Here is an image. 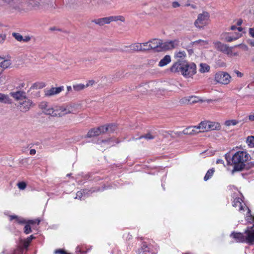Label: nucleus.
Returning <instances> with one entry per match:
<instances>
[{"label":"nucleus","mask_w":254,"mask_h":254,"mask_svg":"<svg viewBox=\"0 0 254 254\" xmlns=\"http://www.w3.org/2000/svg\"><path fill=\"white\" fill-rule=\"evenodd\" d=\"M249 159V154L245 151H238L232 157V164L234 165L232 173L242 171L247 165L245 163Z\"/></svg>","instance_id":"f257e3e1"},{"label":"nucleus","mask_w":254,"mask_h":254,"mask_svg":"<svg viewBox=\"0 0 254 254\" xmlns=\"http://www.w3.org/2000/svg\"><path fill=\"white\" fill-rule=\"evenodd\" d=\"M209 17V13L206 11H203L202 13L199 14L197 19L194 22V25L199 29L203 28L207 25Z\"/></svg>","instance_id":"f03ea898"},{"label":"nucleus","mask_w":254,"mask_h":254,"mask_svg":"<svg viewBox=\"0 0 254 254\" xmlns=\"http://www.w3.org/2000/svg\"><path fill=\"white\" fill-rule=\"evenodd\" d=\"M231 77L230 74L225 71H219L215 73L214 80L219 83L228 84L231 81Z\"/></svg>","instance_id":"7ed1b4c3"},{"label":"nucleus","mask_w":254,"mask_h":254,"mask_svg":"<svg viewBox=\"0 0 254 254\" xmlns=\"http://www.w3.org/2000/svg\"><path fill=\"white\" fill-rule=\"evenodd\" d=\"M196 72V66L195 64L191 63L189 64L187 62L186 64V67H185L184 72H183V75L186 77H190Z\"/></svg>","instance_id":"20e7f679"},{"label":"nucleus","mask_w":254,"mask_h":254,"mask_svg":"<svg viewBox=\"0 0 254 254\" xmlns=\"http://www.w3.org/2000/svg\"><path fill=\"white\" fill-rule=\"evenodd\" d=\"M186 61L178 60L172 65L170 70L173 73H179L181 72V74L183 75V72H184L185 67H186Z\"/></svg>","instance_id":"39448f33"},{"label":"nucleus","mask_w":254,"mask_h":254,"mask_svg":"<svg viewBox=\"0 0 254 254\" xmlns=\"http://www.w3.org/2000/svg\"><path fill=\"white\" fill-rule=\"evenodd\" d=\"M179 44V40L178 39L166 41L164 43L162 42L161 41V48L160 50L161 51L163 50H171L178 46Z\"/></svg>","instance_id":"423d86ee"},{"label":"nucleus","mask_w":254,"mask_h":254,"mask_svg":"<svg viewBox=\"0 0 254 254\" xmlns=\"http://www.w3.org/2000/svg\"><path fill=\"white\" fill-rule=\"evenodd\" d=\"M34 104H33L32 100L28 99L27 97L24 99V100L23 102H20L18 105V107L21 112L25 113L29 111L31 107L33 106Z\"/></svg>","instance_id":"0eeeda50"},{"label":"nucleus","mask_w":254,"mask_h":254,"mask_svg":"<svg viewBox=\"0 0 254 254\" xmlns=\"http://www.w3.org/2000/svg\"><path fill=\"white\" fill-rule=\"evenodd\" d=\"M41 3V0H26L25 1V4L30 10L40 9L42 6Z\"/></svg>","instance_id":"6e6552de"},{"label":"nucleus","mask_w":254,"mask_h":254,"mask_svg":"<svg viewBox=\"0 0 254 254\" xmlns=\"http://www.w3.org/2000/svg\"><path fill=\"white\" fill-rule=\"evenodd\" d=\"M245 242L250 244H254V229L253 227H248L245 231Z\"/></svg>","instance_id":"1a4fd4ad"},{"label":"nucleus","mask_w":254,"mask_h":254,"mask_svg":"<svg viewBox=\"0 0 254 254\" xmlns=\"http://www.w3.org/2000/svg\"><path fill=\"white\" fill-rule=\"evenodd\" d=\"M64 90V87L61 86L58 87H52L49 89L44 91V95L46 97H51L57 95Z\"/></svg>","instance_id":"9d476101"},{"label":"nucleus","mask_w":254,"mask_h":254,"mask_svg":"<svg viewBox=\"0 0 254 254\" xmlns=\"http://www.w3.org/2000/svg\"><path fill=\"white\" fill-rule=\"evenodd\" d=\"M55 113L56 114V116L62 117L67 114L71 113L70 108L68 106H58L56 107L54 109Z\"/></svg>","instance_id":"9b49d317"},{"label":"nucleus","mask_w":254,"mask_h":254,"mask_svg":"<svg viewBox=\"0 0 254 254\" xmlns=\"http://www.w3.org/2000/svg\"><path fill=\"white\" fill-rule=\"evenodd\" d=\"M40 108L46 114L56 117V114L55 113L54 109L50 107L47 102H42L40 105Z\"/></svg>","instance_id":"f8f14e48"},{"label":"nucleus","mask_w":254,"mask_h":254,"mask_svg":"<svg viewBox=\"0 0 254 254\" xmlns=\"http://www.w3.org/2000/svg\"><path fill=\"white\" fill-rule=\"evenodd\" d=\"M215 45L218 51L225 53L227 55L231 54L232 52V49L230 47L220 42H216Z\"/></svg>","instance_id":"ddd939ff"},{"label":"nucleus","mask_w":254,"mask_h":254,"mask_svg":"<svg viewBox=\"0 0 254 254\" xmlns=\"http://www.w3.org/2000/svg\"><path fill=\"white\" fill-rule=\"evenodd\" d=\"M137 254H155V253L152 252L150 246L147 245L146 242H143L140 248L138 249L137 251Z\"/></svg>","instance_id":"4468645a"},{"label":"nucleus","mask_w":254,"mask_h":254,"mask_svg":"<svg viewBox=\"0 0 254 254\" xmlns=\"http://www.w3.org/2000/svg\"><path fill=\"white\" fill-rule=\"evenodd\" d=\"M230 236L234 238L237 242H245V234L244 233L233 232L230 234Z\"/></svg>","instance_id":"2eb2a0df"},{"label":"nucleus","mask_w":254,"mask_h":254,"mask_svg":"<svg viewBox=\"0 0 254 254\" xmlns=\"http://www.w3.org/2000/svg\"><path fill=\"white\" fill-rule=\"evenodd\" d=\"M194 128L197 130V133L208 131L207 121L201 122L198 126H194Z\"/></svg>","instance_id":"dca6fc26"},{"label":"nucleus","mask_w":254,"mask_h":254,"mask_svg":"<svg viewBox=\"0 0 254 254\" xmlns=\"http://www.w3.org/2000/svg\"><path fill=\"white\" fill-rule=\"evenodd\" d=\"M10 95L16 100H22L26 98V93L23 91H18L14 92H11Z\"/></svg>","instance_id":"f3484780"},{"label":"nucleus","mask_w":254,"mask_h":254,"mask_svg":"<svg viewBox=\"0 0 254 254\" xmlns=\"http://www.w3.org/2000/svg\"><path fill=\"white\" fill-rule=\"evenodd\" d=\"M208 131L209 130H219L221 129V125L219 123L217 122H212L207 121Z\"/></svg>","instance_id":"a211bd4d"},{"label":"nucleus","mask_w":254,"mask_h":254,"mask_svg":"<svg viewBox=\"0 0 254 254\" xmlns=\"http://www.w3.org/2000/svg\"><path fill=\"white\" fill-rule=\"evenodd\" d=\"M92 22L100 26H103L105 24H109L108 17L94 19L92 20Z\"/></svg>","instance_id":"6ab92c4d"},{"label":"nucleus","mask_w":254,"mask_h":254,"mask_svg":"<svg viewBox=\"0 0 254 254\" xmlns=\"http://www.w3.org/2000/svg\"><path fill=\"white\" fill-rule=\"evenodd\" d=\"M129 48L130 49V50L132 51V52H134V51H136V52H138V51H143V47H142V44H141V43H134V44H131L130 46H129Z\"/></svg>","instance_id":"aec40b11"},{"label":"nucleus","mask_w":254,"mask_h":254,"mask_svg":"<svg viewBox=\"0 0 254 254\" xmlns=\"http://www.w3.org/2000/svg\"><path fill=\"white\" fill-rule=\"evenodd\" d=\"M149 44L151 45L157 46L154 49L152 50H155L156 51H160V49L161 48V40L157 39H153L149 41Z\"/></svg>","instance_id":"412c9836"},{"label":"nucleus","mask_w":254,"mask_h":254,"mask_svg":"<svg viewBox=\"0 0 254 254\" xmlns=\"http://www.w3.org/2000/svg\"><path fill=\"white\" fill-rule=\"evenodd\" d=\"M0 103L4 104H11V99L8 95L0 93Z\"/></svg>","instance_id":"4be33fe9"},{"label":"nucleus","mask_w":254,"mask_h":254,"mask_svg":"<svg viewBox=\"0 0 254 254\" xmlns=\"http://www.w3.org/2000/svg\"><path fill=\"white\" fill-rule=\"evenodd\" d=\"M185 100L186 101V102H188V103L190 104H194L197 103L199 101L201 102H202V100L199 99L198 97L195 96H191L186 98H185Z\"/></svg>","instance_id":"5701e85b"},{"label":"nucleus","mask_w":254,"mask_h":254,"mask_svg":"<svg viewBox=\"0 0 254 254\" xmlns=\"http://www.w3.org/2000/svg\"><path fill=\"white\" fill-rule=\"evenodd\" d=\"M105 133L109 132L110 133L113 132L116 130L117 127L115 124H109L107 126H103Z\"/></svg>","instance_id":"b1692460"},{"label":"nucleus","mask_w":254,"mask_h":254,"mask_svg":"<svg viewBox=\"0 0 254 254\" xmlns=\"http://www.w3.org/2000/svg\"><path fill=\"white\" fill-rule=\"evenodd\" d=\"M109 23H110L112 21H121L122 22H125V18L122 15H116L111 16L108 17Z\"/></svg>","instance_id":"393cba45"},{"label":"nucleus","mask_w":254,"mask_h":254,"mask_svg":"<svg viewBox=\"0 0 254 254\" xmlns=\"http://www.w3.org/2000/svg\"><path fill=\"white\" fill-rule=\"evenodd\" d=\"M171 57L169 55H166L159 63V66H163L167 65L171 62Z\"/></svg>","instance_id":"a878e982"},{"label":"nucleus","mask_w":254,"mask_h":254,"mask_svg":"<svg viewBox=\"0 0 254 254\" xmlns=\"http://www.w3.org/2000/svg\"><path fill=\"white\" fill-rule=\"evenodd\" d=\"M241 200L242 201V199L239 197L235 198L233 201V206L234 207H239V211L244 210L242 202H241Z\"/></svg>","instance_id":"bb28decb"},{"label":"nucleus","mask_w":254,"mask_h":254,"mask_svg":"<svg viewBox=\"0 0 254 254\" xmlns=\"http://www.w3.org/2000/svg\"><path fill=\"white\" fill-rule=\"evenodd\" d=\"M196 131L197 130L194 128V127H190L185 129L183 133L184 134H194L197 133Z\"/></svg>","instance_id":"cd10ccee"},{"label":"nucleus","mask_w":254,"mask_h":254,"mask_svg":"<svg viewBox=\"0 0 254 254\" xmlns=\"http://www.w3.org/2000/svg\"><path fill=\"white\" fill-rule=\"evenodd\" d=\"M11 63L10 60H3L0 63V70H2V72L4 69L8 67Z\"/></svg>","instance_id":"c85d7f7f"},{"label":"nucleus","mask_w":254,"mask_h":254,"mask_svg":"<svg viewBox=\"0 0 254 254\" xmlns=\"http://www.w3.org/2000/svg\"><path fill=\"white\" fill-rule=\"evenodd\" d=\"M210 70V66L205 63H201L200 64V68L199 71L201 73L208 72Z\"/></svg>","instance_id":"c756f323"},{"label":"nucleus","mask_w":254,"mask_h":254,"mask_svg":"<svg viewBox=\"0 0 254 254\" xmlns=\"http://www.w3.org/2000/svg\"><path fill=\"white\" fill-rule=\"evenodd\" d=\"M142 47H143V51H149L156 48L157 46L151 45L149 44V41L145 43H141Z\"/></svg>","instance_id":"7c9ffc66"},{"label":"nucleus","mask_w":254,"mask_h":254,"mask_svg":"<svg viewBox=\"0 0 254 254\" xmlns=\"http://www.w3.org/2000/svg\"><path fill=\"white\" fill-rule=\"evenodd\" d=\"M215 172L214 168H211L209 169L207 172H206L204 177V180L205 181H207L209 179L211 178V177L214 174V173Z\"/></svg>","instance_id":"2f4dec72"},{"label":"nucleus","mask_w":254,"mask_h":254,"mask_svg":"<svg viewBox=\"0 0 254 254\" xmlns=\"http://www.w3.org/2000/svg\"><path fill=\"white\" fill-rule=\"evenodd\" d=\"M95 131V136H98L101 134L105 133L104 130V127L103 126H100L97 128H93Z\"/></svg>","instance_id":"473e14b6"},{"label":"nucleus","mask_w":254,"mask_h":254,"mask_svg":"<svg viewBox=\"0 0 254 254\" xmlns=\"http://www.w3.org/2000/svg\"><path fill=\"white\" fill-rule=\"evenodd\" d=\"M45 86L46 84L44 82H36L31 86L30 89H41Z\"/></svg>","instance_id":"72a5a7b5"},{"label":"nucleus","mask_w":254,"mask_h":254,"mask_svg":"<svg viewBox=\"0 0 254 254\" xmlns=\"http://www.w3.org/2000/svg\"><path fill=\"white\" fill-rule=\"evenodd\" d=\"M239 123V121L236 120H230L226 121L224 123V125L227 127H229L230 126H235Z\"/></svg>","instance_id":"f704fd0d"},{"label":"nucleus","mask_w":254,"mask_h":254,"mask_svg":"<svg viewBox=\"0 0 254 254\" xmlns=\"http://www.w3.org/2000/svg\"><path fill=\"white\" fill-rule=\"evenodd\" d=\"M85 88V85L83 84H78L73 86V90L76 92L83 90Z\"/></svg>","instance_id":"c9c22d12"},{"label":"nucleus","mask_w":254,"mask_h":254,"mask_svg":"<svg viewBox=\"0 0 254 254\" xmlns=\"http://www.w3.org/2000/svg\"><path fill=\"white\" fill-rule=\"evenodd\" d=\"M141 138H145L146 139H153L154 138V136L152 135L150 133H148L144 135L140 136L138 138H136V139H140Z\"/></svg>","instance_id":"e433bc0d"},{"label":"nucleus","mask_w":254,"mask_h":254,"mask_svg":"<svg viewBox=\"0 0 254 254\" xmlns=\"http://www.w3.org/2000/svg\"><path fill=\"white\" fill-rule=\"evenodd\" d=\"M12 36L18 41L21 42L23 40V36L18 33H12Z\"/></svg>","instance_id":"4c0bfd02"},{"label":"nucleus","mask_w":254,"mask_h":254,"mask_svg":"<svg viewBox=\"0 0 254 254\" xmlns=\"http://www.w3.org/2000/svg\"><path fill=\"white\" fill-rule=\"evenodd\" d=\"M247 142L249 146L254 147V136H248L247 138Z\"/></svg>","instance_id":"58836bf2"},{"label":"nucleus","mask_w":254,"mask_h":254,"mask_svg":"<svg viewBox=\"0 0 254 254\" xmlns=\"http://www.w3.org/2000/svg\"><path fill=\"white\" fill-rule=\"evenodd\" d=\"M232 157L230 154V153H227L225 155V158L226 160L228 165H233L232 164Z\"/></svg>","instance_id":"ea45409f"},{"label":"nucleus","mask_w":254,"mask_h":254,"mask_svg":"<svg viewBox=\"0 0 254 254\" xmlns=\"http://www.w3.org/2000/svg\"><path fill=\"white\" fill-rule=\"evenodd\" d=\"M24 232L26 234H28L32 232L31 227H30V225L27 223L24 227Z\"/></svg>","instance_id":"a19ab883"},{"label":"nucleus","mask_w":254,"mask_h":254,"mask_svg":"<svg viewBox=\"0 0 254 254\" xmlns=\"http://www.w3.org/2000/svg\"><path fill=\"white\" fill-rule=\"evenodd\" d=\"M95 136V131L94 128H91L90 129L86 134V137L88 138L92 137Z\"/></svg>","instance_id":"79ce46f5"},{"label":"nucleus","mask_w":254,"mask_h":254,"mask_svg":"<svg viewBox=\"0 0 254 254\" xmlns=\"http://www.w3.org/2000/svg\"><path fill=\"white\" fill-rule=\"evenodd\" d=\"M200 44L202 45H204L208 44V42L202 40H198L192 42L193 45Z\"/></svg>","instance_id":"37998d69"},{"label":"nucleus","mask_w":254,"mask_h":254,"mask_svg":"<svg viewBox=\"0 0 254 254\" xmlns=\"http://www.w3.org/2000/svg\"><path fill=\"white\" fill-rule=\"evenodd\" d=\"M86 190H83L82 191H77L76 194V197H75V198H77L78 197L79 198H81L82 197L83 194H85L86 192Z\"/></svg>","instance_id":"c03bdc74"},{"label":"nucleus","mask_w":254,"mask_h":254,"mask_svg":"<svg viewBox=\"0 0 254 254\" xmlns=\"http://www.w3.org/2000/svg\"><path fill=\"white\" fill-rule=\"evenodd\" d=\"M40 222V220L39 219H36L35 220H30L27 221V223H28L29 225L31 224H37V225H39Z\"/></svg>","instance_id":"a18cd8bd"},{"label":"nucleus","mask_w":254,"mask_h":254,"mask_svg":"<svg viewBox=\"0 0 254 254\" xmlns=\"http://www.w3.org/2000/svg\"><path fill=\"white\" fill-rule=\"evenodd\" d=\"M11 8L15 10H17L18 12H21L23 9L21 8L19 5L16 4L15 5H10Z\"/></svg>","instance_id":"49530a36"},{"label":"nucleus","mask_w":254,"mask_h":254,"mask_svg":"<svg viewBox=\"0 0 254 254\" xmlns=\"http://www.w3.org/2000/svg\"><path fill=\"white\" fill-rule=\"evenodd\" d=\"M238 37L227 36L225 37V41L227 42H231L237 39Z\"/></svg>","instance_id":"de8ad7c7"},{"label":"nucleus","mask_w":254,"mask_h":254,"mask_svg":"<svg viewBox=\"0 0 254 254\" xmlns=\"http://www.w3.org/2000/svg\"><path fill=\"white\" fill-rule=\"evenodd\" d=\"M17 186L20 190H24L26 187V184L25 182H22L18 183Z\"/></svg>","instance_id":"09e8293b"},{"label":"nucleus","mask_w":254,"mask_h":254,"mask_svg":"<svg viewBox=\"0 0 254 254\" xmlns=\"http://www.w3.org/2000/svg\"><path fill=\"white\" fill-rule=\"evenodd\" d=\"M247 221L248 223H252L254 222V216L250 215L247 216Z\"/></svg>","instance_id":"8fccbe9b"},{"label":"nucleus","mask_w":254,"mask_h":254,"mask_svg":"<svg viewBox=\"0 0 254 254\" xmlns=\"http://www.w3.org/2000/svg\"><path fill=\"white\" fill-rule=\"evenodd\" d=\"M186 56V53L184 51L179 52L176 54V56L180 58L185 57Z\"/></svg>","instance_id":"3c124183"},{"label":"nucleus","mask_w":254,"mask_h":254,"mask_svg":"<svg viewBox=\"0 0 254 254\" xmlns=\"http://www.w3.org/2000/svg\"><path fill=\"white\" fill-rule=\"evenodd\" d=\"M15 220L19 224H24L26 222V221L23 218L19 217L18 216L17 218H16Z\"/></svg>","instance_id":"603ef678"},{"label":"nucleus","mask_w":254,"mask_h":254,"mask_svg":"<svg viewBox=\"0 0 254 254\" xmlns=\"http://www.w3.org/2000/svg\"><path fill=\"white\" fill-rule=\"evenodd\" d=\"M56 254H68L64 250L62 249L57 250L55 252Z\"/></svg>","instance_id":"864d4df0"},{"label":"nucleus","mask_w":254,"mask_h":254,"mask_svg":"<svg viewBox=\"0 0 254 254\" xmlns=\"http://www.w3.org/2000/svg\"><path fill=\"white\" fill-rule=\"evenodd\" d=\"M95 83V81L93 80H89L88 81V82L86 83V85H85V88L86 87H87L89 86H92Z\"/></svg>","instance_id":"5fc2aeb1"},{"label":"nucleus","mask_w":254,"mask_h":254,"mask_svg":"<svg viewBox=\"0 0 254 254\" xmlns=\"http://www.w3.org/2000/svg\"><path fill=\"white\" fill-rule=\"evenodd\" d=\"M246 165L247 166L245 167L246 169H249V168L254 167V162H250Z\"/></svg>","instance_id":"6e6d98bb"},{"label":"nucleus","mask_w":254,"mask_h":254,"mask_svg":"<svg viewBox=\"0 0 254 254\" xmlns=\"http://www.w3.org/2000/svg\"><path fill=\"white\" fill-rule=\"evenodd\" d=\"M234 72L235 73H236L237 74L238 77H242L244 75V74L243 73H242L241 72H240L237 70H235L234 71Z\"/></svg>","instance_id":"4d7b16f0"},{"label":"nucleus","mask_w":254,"mask_h":254,"mask_svg":"<svg viewBox=\"0 0 254 254\" xmlns=\"http://www.w3.org/2000/svg\"><path fill=\"white\" fill-rule=\"evenodd\" d=\"M180 6V3L177 1H175L172 2V7L173 8H177L179 7Z\"/></svg>","instance_id":"13d9d810"},{"label":"nucleus","mask_w":254,"mask_h":254,"mask_svg":"<svg viewBox=\"0 0 254 254\" xmlns=\"http://www.w3.org/2000/svg\"><path fill=\"white\" fill-rule=\"evenodd\" d=\"M31 40V37L29 36H26L24 37H23V40L22 41L27 42Z\"/></svg>","instance_id":"bf43d9fd"},{"label":"nucleus","mask_w":254,"mask_h":254,"mask_svg":"<svg viewBox=\"0 0 254 254\" xmlns=\"http://www.w3.org/2000/svg\"><path fill=\"white\" fill-rule=\"evenodd\" d=\"M249 34L252 37H254V27L249 28Z\"/></svg>","instance_id":"052dcab7"},{"label":"nucleus","mask_w":254,"mask_h":254,"mask_svg":"<svg viewBox=\"0 0 254 254\" xmlns=\"http://www.w3.org/2000/svg\"><path fill=\"white\" fill-rule=\"evenodd\" d=\"M29 245V243L26 240L24 241L23 244V248L27 249Z\"/></svg>","instance_id":"680f3d73"},{"label":"nucleus","mask_w":254,"mask_h":254,"mask_svg":"<svg viewBox=\"0 0 254 254\" xmlns=\"http://www.w3.org/2000/svg\"><path fill=\"white\" fill-rule=\"evenodd\" d=\"M249 120L251 121H254V114L250 115L248 116Z\"/></svg>","instance_id":"e2e57ef3"},{"label":"nucleus","mask_w":254,"mask_h":254,"mask_svg":"<svg viewBox=\"0 0 254 254\" xmlns=\"http://www.w3.org/2000/svg\"><path fill=\"white\" fill-rule=\"evenodd\" d=\"M5 39V35L0 34V42H3Z\"/></svg>","instance_id":"0e129e2a"},{"label":"nucleus","mask_w":254,"mask_h":254,"mask_svg":"<svg viewBox=\"0 0 254 254\" xmlns=\"http://www.w3.org/2000/svg\"><path fill=\"white\" fill-rule=\"evenodd\" d=\"M34 238L33 235H31L29 237L27 238V239L26 240L27 242H28L29 243L31 242V241Z\"/></svg>","instance_id":"69168bd1"},{"label":"nucleus","mask_w":254,"mask_h":254,"mask_svg":"<svg viewBox=\"0 0 254 254\" xmlns=\"http://www.w3.org/2000/svg\"><path fill=\"white\" fill-rule=\"evenodd\" d=\"M36 150L34 149H32L30 150V155H35L36 154Z\"/></svg>","instance_id":"338daca9"},{"label":"nucleus","mask_w":254,"mask_h":254,"mask_svg":"<svg viewBox=\"0 0 254 254\" xmlns=\"http://www.w3.org/2000/svg\"><path fill=\"white\" fill-rule=\"evenodd\" d=\"M9 217H10V220L11 221L13 219H16V218H17V215H10Z\"/></svg>","instance_id":"774afa93"}]
</instances>
